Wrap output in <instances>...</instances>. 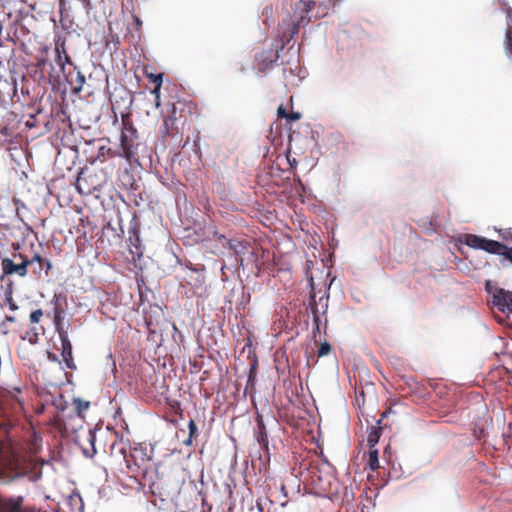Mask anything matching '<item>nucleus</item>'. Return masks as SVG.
<instances>
[{"mask_svg": "<svg viewBox=\"0 0 512 512\" xmlns=\"http://www.w3.org/2000/svg\"><path fill=\"white\" fill-rule=\"evenodd\" d=\"M41 448L42 438L35 432L21 448L0 442V482L8 483L23 477L30 481L39 480L42 476V467L46 463L36 457Z\"/></svg>", "mask_w": 512, "mask_h": 512, "instance_id": "1", "label": "nucleus"}, {"mask_svg": "<svg viewBox=\"0 0 512 512\" xmlns=\"http://www.w3.org/2000/svg\"><path fill=\"white\" fill-rule=\"evenodd\" d=\"M315 2L312 0H300L295 4L293 14L288 15L279 24L282 41L289 42L298 34L300 27L310 23L309 13L314 8Z\"/></svg>", "mask_w": 512, "mask_h": 512, "instance_id": "2", "label": "nucleus"}, {"mask_svg": "<svg viewBox=\"0 0 512 512\" xmlns=\"http://www.w3.org/2000/svg\"><path fill=\"white\" fill-rule=\"evenodd\" d=\"M139 136L136 128L123 119V128L120 134L119 154L130 165L139 164Z\"/></svg>", "mask_w": 512, "mask_h": 512, "instance_id": "3", "label": "nucleus"}, {"mask_svg": "<svg viewBox=\"0 0 512 512\" xmlns=\"http://www.w3.org/2000/svg\"><path fill=\"white\" fill-rule=\"evenodd\" d=\"M104 181L99 178L96 171L83 168L78 173L75 188L81 195H90L102 188Z\"/></svg>", "mask_w": 512, "mask_h": 512, "instance_id": "4", "label": "nucleus"}, {"mask_svg": "<svg viewBox=\"0 0 512 512\" xmlns=\"http://www.w3.org/2000/svg\"><path fill=\"white\" fill-rule=\"evenodd\" d=\"M464 243L471 248L480 249L487 253L504 257L507 251V246L505 244L475 234H466Z\"/></svg>", "mask_w": 512, "mask_h": 512, "instance_id": "5", "label": "nucleus"}, {"mask_svg": "<svg viewBox=\"0 0 512 512\" xmlns=\"http://www.w3.org/2000/svg\"><path fill=\"white\" fill-rule=\"evenodd\" d=\"M14 259H19V263H15L13 259L3 258L1 261V267L4 275L16 274L20 277H24L28 273V266L32 264V261H28V258L21 253L14 254Z\"/></svg>", "mask_w": 512, "mask_h": 512, "instance_id": "6", "label": "nucleus"}, {"mask_svg": "<svg viewBox=\"0 0 512 512\" xmlns=\"http://www.w3.org/2000/svg\"><path fill=\"white\" fill-rule=\"evenodd\" d=\"M178 107L173 104L167 117L164 118L160 133L164 137H175L180 133L179 124L181 123V115H177Z\"/></svg>", "mask_w": 512, "mask_h": 512, "instance_id": "7", "label": "nucleus"}, {"mask_svg": "<svg viewBox=\"0 0 512 512\" xmlns=\"http://www.w3.org/2000/svg\"><path fill=\"white\" fill-rule=\"evenodd\" d=\"M130 447L123 442L122 440L115 441L110 446V454H109V461L110 465L113 469H122L124 462L123 459H125L127 452H129Z\"/></svg>", "mask_w": 512, "mask_h": 512, "instance_id": "8", "label": "nucleus"}, {"mask_svg": "<svg viewBox=\"0 0 512 512\" xmlns=\"http://www.w3.org/2000/svg\"><path fill=\"white\" fill-rule=\"evenodd\" d=\"M493 305L502 313H512V292L498 289L493 295Z\"/></svg>", "mask_w": 512, "mask_h": 512, "instance_id": "9", "label": "nucleus"}, {"mask_svg": "<svg viewBox=\"0 0 512 512\" xmlns=\"http://www.w3.org/2000/svg\"><path fill=\"white\" fill-rule=\"evenodd\" d=\"M312 481L315 487L323 493L326 494H334L337 493L338 487L335 479L332 475L327 474L325 476L316 475L314 471H312Z\"/></svg>", "mask_w": 512, "mask_h": 512, "instance_id": "10", "label": "nucleus"}, {"mask_svg": "<svg viewBox=\"0 0 512 512\" xmlns=\"http://www.w3.org/2000/svg\"><path fill=\"white\" fill-rule=\"evenodd\" d=\"M138 450L135 448L134 452ZM125 465H123L122 469H118V471L122 474L137 476L144 470L142 469V463L138 462L135 456V453H132L129 449L127 452L125 459H123Z\"/></svg>", "mask_w": 512, "mask_h": 512, "instance_id": "11", "label": "nucleus"}, {"mask_svg": "<svg viewBox=\"0 0 512 512\" xmlns=\"http://www.w3.org/2000/svg\"><path fill=\"white\" fill-rule=\"evenodd\" d=\"M227 245L228 248L234 252L236 259L239 260L241 264L243 263L245 255L254 254L249 241L229 239L227 240Z\"/></svg>", "mask_w": 512, "mask_h": 512, "instance_id": "12", "label": "nucleus"}, {"mask_svg": "<svg viewBox=\"0 0 512 512\" xmlns=\"http://www.w3.org/2000/svg\"><path fill=\"white\" fill-rule=\"evenodd\" d=\"M55 62L60 67L62 72L65 71L66 64H71V57L68 55L66 50V42L62 38H58L55 41Z\"/></svg>", "mask_w": 512, "mask_h": 512, "instance_id": "13", "label": "nucleus"}, {"mask_svg": "<svg viewBox=\"0 0 512 512\" xmlns=\"http://www.w3.org/2000/svg\"><path fill=\"white\" fill-rule=\"evenodd\" d=\"M60 341L62 346V357L63 361L66 364V367L69 369H75L76 365L74 363L73 359V353H72V344L69 340L68 333L67 332H60Z\"/></svg>", "mask_w": 512, "mask_h": 512, "instance_id": "14", "label": "nucleus"}, {"mask_svg": "<svg viewBox=\"0 0 512 512\" xmlns=\"http://www.w3.org/2000/svg\"><path fill=\"white\" fill-rule=\"evenodd\" d=\"M256 424L257 428L255 430V438L261 448L265 450L266 452L269 451V440H268V433L266 429V425L263 420V416L259 413H257L256 416Z\"/></svg>", "mask_w": 512, "mask_h": 512, "instance_id": "15", "label": "nucleus"}, {"mask_svg": "<svg viewBox=\"0 0 512 512\" xmlns=\"http://www.w3.org/2000/svg\"><path fill=\"white\" fill-rule=\"evenodd\" d=\"M23 498L0 495V512H22Z\"/></svg>", "mask_w": 512, "mask_h": 512, "instance_id": "16", "label": "nucleus"}, {"mask_svg": "<svg viewBox=\"0 0 512 512\" xmlns=\"http://www.w3.org/2000/svg\"><path fill=\"white\" fill-rule=\"evenodd\" d=\"M385 416H386V413L383 412L381 414V418L376 421L377 425L371 426L370 431L368 433V437H367V444H368L369 448L376 447L377 443L379 442V439L382 434V427L380 426V424Z\"/></svg>", "mask_w": 512, "mask_h": 512, "instance_id": "17", "label": "nucleus"}, {"mask_svg": "<svg viewBox=\"0 0 512 512\" xmlns=\"http://www.w3.org/2000/svg\"><path fill=\"white\" fill-rule=\"evenodd\" d=\"M278 59V52L273 50L264 51L259 56L258 69L264 71Z\"/></svg>", "mask_w": 512, "mask_h": 512, "instance_id": "18", "label": "nucleus"}, {"mask_svg": "<svg viewBox=\"0 0 512 512\" xmlns=\"http://www.w3.org/2000/svg\"><path fill=\"white\" fill-rule=\"evenodd\" d=\"M63 313L64 309L61 307L59 303L56 302L53 309V323L59 336L60 332H66L63 328Z\"/></svg>", "mask_w": 512, "mask_h": 512, "instance_id": "19", "label": "nucleus"}, {"mask_svg": "<svg viewBox=\"0 0 512 512\" xmlns=\"http://www.w3.org/2000/svg\"><path fill=\"white\" fill-rule=\"evenodd\" d=\"M115 157H120L119 150H114V149H112L110 147L101 146L98 149V153H97L96 159L100 160L101 162H104L108 158H115Z\"/></svg>", "mask_w": 512, "mask_h": 512, "instance_id": "20", "label": "nucleus"}, {"mask_svg": "<svg viewBox=\"0 0 512 512\" xmlns=\"http://www.w3.org/2000/svg\"><path fill=\"white\" fill-rule=\"evenodd\" d=\"M368 466H369V468L372 471H375V470H377L380 467V465H379V452H378V449H376L375 447L374 448H369Z\"/></svg>", "mask_w": 512, "mask_h": 512, "instance_id": "21", "label": "nucleus"}, {"mask_svg": "<svg viewBox=\"0 0 512 512\" xmlns=\"http://www.w3.org/2000/svg\"><path fill=\"white\" fill-rule=\"evenodd\" d=\"M69 82L72 86L73 92L80 93L85 84V76L80 71H78L76 78L74 80H70Z\"/></svg>", "mask_w": 512, "mask_h": 512, "instance_id": "22", "label": "nucleus"}, {"mask_svg": "<svg viewBox=\"0 0 512 512\" xmlns=\"http://www.w3.org/2000/svg\"><path fill=\"white\" fill-rule=\"evenodd\" d=\"M188 428H189V437L188 439L185 441V444L186 445H191L192 444V440L193 439H196L197 436H198V430H197V426H196V423L194 420H190L189 423H188Z\"/></svg>", "mask_w": 512, "mask_h": 512, "instance_id": "23", "label": "nucleus"}, {"mask_svg": "<svg viewBox=\"0 0 512 512\" xmlns=\"http://www.w3.org/2000/svg\"><path fill=\"white\" fill-rule=\"evenodd\" d=\"M505 48L509 55L512 56V28H508L506 31Z\"/></svg>", "mask_w": 512, "mask_h": 512, "instance_id": "24", "label": "nucleus"}, {"mask_svg": "<svg viewBox=\"0 0 512 512\" xmlns=\"http://www.w3.org/2000/svg\"><path fill=\"white\" fill-rule=\"evenodd\" d=\"M42 317H43L42 309H36L30 313V322L31 323H39Z\"/></svg>", "mask_w": 512, "mask_h": 512, "instance_id": "25", "label": "nucleus"}, {"mask_svg": "<svg viewBox=\"0 0 512 512\" xmlns=\"http://www.w3.org/2000/svg\"><path fill=\"white\" fill-rule=\"evenodd\" d=\"M330 351H331V345L327 342H324L319 347L318 357L326 356L330 353Z\"/></svg>", "mask_w": 512, "mask_h": 512, "instance_id": "26", "label": "nucleus"}, {"mask_svg": "<svg viewBox=\"0 0 512 512\" xmlns=\"http://www.w3.org/2000/svg\"><path fill=\"white\" fill-rule=\"evenodd\" d=\"M162 83H157L155 85L154 89L151 91V93L155 96V105L156 107L160 106V89H161Z\"/></svg>", "mask_w": 512, "mask_h": 512, "instance_id": "27", "label": "nucleus"}, {"mask_svg": "<svg viewBox=\"0 0 512 512\" xmlns=\"http://www.w3.org/2000/svg\"><path fill=\"white\" fill-rule=\"evenodd\" d=\"M28 261H32V264L34 262H37L38 263V270H39L38 272H40L43 269V267H44L45 259L42 258V256L40 254H35L33 256V258L32 259H28Z\"/></svg>", "mask_w": 512, "mask_h": 512, "instance_id": "28", "label": "nucleus"}, {"mask_svg": "<svg viewBox=\"0 0 512 512\" xmlns=\"http://www.w3.org/2000/svg\"><path fill=\"white\" fill-rule=\"evenodd\" d=\"M147 77L155 85H157V83H162V81H163V74H161V73H159V74L149 73V74H147Z\"/></svg>", "mask_w": 512, "mask_h": 512, "instance_id": "29", "label": "nucleus"}, {"mask_svg": "<svg viewBox=\"0 0 512 512\" xmlns=\"http://www.w3.org/2000/svg\"><path fill=\"white\" fill-rule=\"evenodd\" d=\"M47 64H48L47 58H45V57L39 58V59H37V62H36V68L38 71L43 72Z\"/></svg>", "mask_w": 512, "mask_h": 512, "instance_id": "30", "label": "nucleus"}, {"mask_svg": "<svg viewBox=\"0 0 512 512\" xmlns=\"http://www.w3.org/2000/svg\"><path fill=\"white\" fill-rule=\"evenodd\" d=\"M277 115H278V117H280V118H285V119L287 118V116H288V112L286 111V109L284 108V106H283V105H280V106L278 107Z\"/></svg>", "mask_w": 512, "mask_h": 512, "instance_id": "31", "label": "nucleus"}, {"mask_svg": "<svg viewBox=\"0 0 512 512\" xmlns=\"http://www.w3.org/2000/svg\"><path fill=\"white\" fill-rule=\"evenodd\" d=\"M300 118H301V114L299 112H290V113H288V116L286 119L291 120V121H296V120H299Z\"/></svg>", "mask_w": 512, "mask_h": 512, "instance_id": "32", "label": "nucleus"}, {"mask_svg": "<svg viewBox=\"0 0 512 512\" xmlns=\"http://www.w3.org/2000/svg\"><path fill=\"white\" fill-rule=\"evenodd\" d=\"M413 384L415 385V392H419L421 396L424 395L425 387L420 385L418 382H416L414 379H411Z\"/></svg>", "mask_w": 512, "mask_h": 512, "instance_id": "33", "label": "nucleus"}, {"mask_svg": "<svg viewBox=\"0 0 512 512\" xmlns=\"http://www.w3.org/2000/svg\"><path fill=\"white\" fill-rule=\"evenodd\" d=\"M7 303H8L10 310L15 311L18 309L17 304L15 303V301L13 300V298L11 296L7 297Z\"/></svg>", "mask_w": 512, "mask_h": 512, "instance_id": "34", "label": "nucleus"}, {"mask_svg": "<svg viewBox=\"0 0 512 512\" xmlns=\"http://www.w3.org/2000/svg\"><path fill=\"white\" fill-rule=\"evenodd\" d=\"M310 306H311L313 314L316 315V313H317V305H316V301H315V296L314 295L311 296Z\"/></svg>", "mask_w": 512, "mask_h": 512, "instance_id": "35", "label": "nucleus"}, {"mask_svg": "<svg viewBox=\"0 0 512 512\" xmlns=\"http://www.w3.org/2000/svg\"><path fill=\"white\" fill-rule=\"evenodd\" d=\"M505 258H506L507 260H509V261L512 263V247H511V248H509V247L507 246V251H506Z\"/></svg>", "mask_w": 512, "mask_h": 512, "instance_id": "36", "label": "nucleus"}, {"mask_svg": "<svg viewBox=\"0 0 512 512\" xmlns=\"http://www.w3.org/2000/svg\"><path fill=\"white\" fill-rule=\"evenodd\" d=\"M44 267L46 268V274H48L49 270L52 268V264L49 260L45 259Z\"/></svg>", "mask_w": 512, "mask_h": 512, "instance_id": "37", "label": "nucleus"}, {"mask_svg": "<svg viewBox=\"0 0 512 512\" xmlns=\"http://www.w3.org/2000/svg\"><path fill=\"white\" fill-rule=\"evenodd\" d=\"M133 19H134V23H135V25H136L138 28H140V27H141V25H142V21L140 20V18H139L138 16L134 15V16H133Z\"/></svg>", "mask_w": 512, "mask_h": 512, "instance_id": "38", "label": "nucleus"}, {"mask_svg": "<svg viewBox=\"0 0 512 512\" xmlns=\"http://www.w3.org/2000/svg\"><path fill=\"white\" fill-rule=\"evenodd\" d=\"M263 15L268 16L269 14H272V7H265L262 12Z\"/></svg>", "mask_w": 512, "mask_h": 512, "instance_id": "39", "label": "nucleus"}, {"mask_svg": "<svg viewBox=\"0 0 512 512\" xmlns=\"http://www.w3.org/2000/svg\"><path fill=\"white\" fill-rule=\"evenodd\" d=\"M126 176L129 178V181H128V183L126 184V186H129L130 188H133V182H134V180H133L132 176H131V175H129L128 173H126Z\"/></svg>", "mask_w": 512, "mask_h": 512, "instance_id": "40", "label": "nucleus"}, {"mask_svg": "<svg viewBox=\"0 0 512 512\" xmlns=\"http://www.w3.org/2000/svg\"><path fill=\"white\" fill-rule=\"evenodd\" d=\"M79 1L83 4V6L85 8H89L90 7V4H91L90 0H79Z\"/></svg>", "mask_w": 512, "mask_h": 512, "instance_id": "41", "label": "nucleus"}, {"mask_svg": "<svg viewBox=\"0 0 512 512\" xmlns=\"http://www.w3.org/2000/svg\"><path fill=\"white\" fill-rule=\"evenodd\" d=\"M6 320H7L8 322H14V321H15V317H13V316H7V317H6Z\"/></svg>", "mask_w": 512, "mask_h": 512, "instance_id": "42", "label": "nucleus"}, {"mask_svg": "<svg viewBox=\"0 0 512 512\" xmlns=\"http://www.w3.org/2000/svg\"><path fill=\"white\" fill-rule=\"evenodd\" d=\"M89 437H90V441H91V443L93 444V441H94L95 435H94L92 432H90V433H89Z\"/></svg>", "mask_w": 512, "mask_h": 512, "instance_id": "43", "label": "nucleus"}, {"mask_svg": "<svg viewBox=\"0 0 512 512\" xmlns=\"http://www.w3.org/2000/svg\"><path fill=\"white\" fill-rule=\"evenodd\" d=\"M216 239H217V240H222V239H225V236H224V235H218V234L216 233Z\"/></svg>", "mask_w": 512, "mask_h": 512, "instance_id": "44", "label": "nucleus"}]
</instances>
